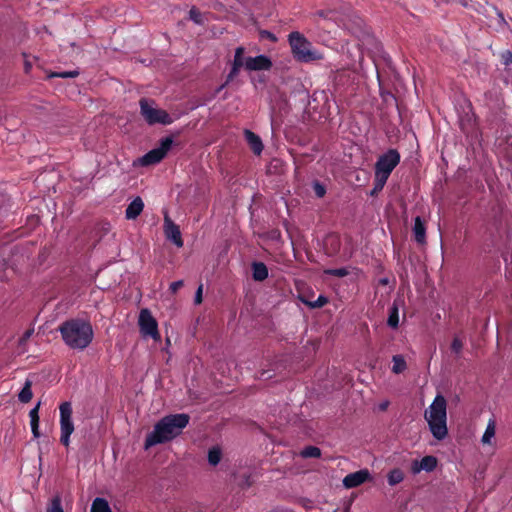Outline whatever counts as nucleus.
<instances>
[{
  "instance_id": "obj_31",
  "label": "nucleus",
  "mask_w": 512,
  "mask_h": 512,
  "mask_svg": "<svg viewBox=\"0 0 512 512\" xmlns=\"http://www.w3.org/2000/svg\"><path fill=\"white\" fill-rule=\"evenodd\" d=\"M189 18L196 24H203L202 13L195 7L190 9Z\"/></svg>"
},
{
  "instance_id": "obj_16",
  "label": "nucleus",
  "mask_w": 512,
  "mask_h": 512,
  "mask_svg": "<svg viewBox=\"0 0 512 512\" xmlns=\"http://www.w3.org/2000/svg\"><path fill=\"white\" fill-rule=\"evenodd\" d=\"M414 239L418 244L426 242V227L420 216L415 217L413 226Z\"/></svg>"
},
{
  "instance_id": "obj_32",
  "label": "nucleus",
  "mask_w": 512,
  "mask_h": 512,
  "mask_svg": "<svg viewBox=\"0 0 512 512\" xmlns=\"http://www.w3.org/2000/svg\"><path fill=\"white\" fill-rule=\"evenodd\" d=\"M79 75L77 70L73 71H64V72H55L50 75V77H60V78H75Z\"/></svg>"
},
{
  "instance_id": "obj_2",
  "label": "nucleus",
  "mask_w": 512,
  "mask_h": 512,
  "mask_svg": "<svg viewBox=\"0 0 512 512\" xmlns=\"http://www.w3.org/2000/svg\"><path fill=\"white\" fill-rule=\"evenodd\" d=\"M63 342L71 349L84 350L94 338V331L88 320L72 318L58 327Z\"/></svg>"
},
{
  "instance_id": "obj_12",
  "label": "nucleus",
  "mask_w": 512,
  "mask_h": 512,
  "mask_svg": "<svg viewBox=\"0 0 512 512\" xmlns=\"http://www.w3.org/2000/svg\"><path fill=\"white\" fill-rule=\"evenodd\" d=\"M369 477V471L366 469H362L346 475L345 478L343 479V484L346 488H354L363 484L365 481L369 479Z\"/></svg>"
},
{
  "instance_id": "obj_26",
  "label": "nucleus",
  "mask_w": 512,
  "mask_h": 512,
  "mask_svg": "<svg viewBox=\"0 0 512 512\" xmlns=\"http://www.w3.org/2000/svg\"><path fill=\"white\" fill-rule=\"evenodd\" d=\"M301 456L304 458H319L321 450L316 446H307L301 451Z\"/></svg>"
},
{
  "instance_id": "obj_42",
  "label": "nucleus",
  "mask_w": 512,
  "mask_h": 512,
  "mask_svg": "<svg viewBox=\"0 0 512 512\" xmlns=\"http://www.w3.org/2000/svg\"><path fill=\"white\" fill-rule=\"evenodd\" d=\"M227 85H228V84H226V81H225L222 85H220V86L216 89V91H215V95H216V94H218L221 90H223Z\"/></svg>"
},
{
  "instance_id": "obj_8",
  "label": "nucleus",
  "mask_w": 512,
  "mask_h": 512,
  "mask_svg": "<svg viewBox=\"0 0 512 512\" xmlns=\"http://www.w3.org/2000/svg\"><path fill=\"white\" fill-rule=\"evenodd\" d=\"M173 145L172 137L168 136L160 140V145L147 152L140 160L143 166L154 165L161 162Z\"/></svg>"
},
{
  "instance_id": "obj_35",
  "label": "nucleus",
  "mask_w": 512,
  "mask_h": 512,
  "mask_svg": "<svg viewBox=\"0 0 512 512\" xmlns=\"http://www.w3.org/2000/svg\"><path fill=\"white\" fill-rule=\"evenodd\" d=\"M39 407L40 403H38L33 409L29 412L30 423L39 422Z\"/></svg>"
},
{
  "instance_id": "obj_36",
  "label": "nucleus",
  "mask_w": 512,
  "mask_h": 512,
  "mask_svg": "<svg viewBox=\"0 0 512 512\" xmlns=\"http://www.w3.org/2000/svg\"><path fill=\"white\" fill-rule=\"evenodd\" d=\"M313 189H314L316 196L319 198H322L326 193L325 187L317 181L314 182Z\"/></svg>"
},
{
  "instance_id": "obj_13",
  "label": "nucleus",
  "mask_w": 512,
  "mask_h": 512,
  "mask_svg": "<svg viewBox=\"0 0 512 512\" xmlns=\"http://www.w3.org/2000/svg\"><path fill=\"white\" fill-rule=\"evenodd\" d=\"M437 466V459L434 456L427 455L424 456L420 462L414 461L412 465V471L413 473H418L421 470L431 472L433 471Z\"/></svg>"
},
{
  "instance_id": "obj_25",
  "label": "nucleus",
  "mask_w": 512,
  "mask_h": 512,
  "mask_svg": "<svg viewBox=\"0 0 512 512\" xmlns=\"http://www.w3.org/2000/svg\"><path fill=\"white\" fill-rule=\"evenodd\" d=\"M46 512H64L62 499L59 495L54 496L46 507Z\"/></svg>"
},
{
  "instance_id": "obj_14",
  "label": "nucleus",
  "mask_w": 512,
  "mask_h": 512,
  "mask_svg": "<svg viewBox=\"0 0 512 512\" xmlns=\"http://www.w3.org/2000/svg\"><path fill=\"white\" fill-rule=\"evenodd\" d=\"M244 136L253 153L260 155L264 148L261 138L249 129L244 130Z\"/></svg>"
},
{
  "instance_id": "obj_17",
  "label": "nucleus",
  "mask_w": 512,
  "mask_h": 512,
  "mask_svg": "<svg viewBox=\"0 0 512 512\" xmlns=\"http://www.w3.org/2000/svg\"><path fill=\"white\" fill-rule=\"evenodd\" d=\"M252 276L255 281H264L268 277V268L263 262L252 264Z\"/></svg>"
},
{
  "instance_id": "obj_1",
  "label": "nucleus",
  "mask_w": 512,
  "mask_h": 512,
  "mask_svg": "<svg viewBox=\"0 0 512 512\" xmlns=\"http://www.w3.org/2000/svg\"><path fill=\"white\" fill-rule=\"evenodd\" d=\"M190 416L186 413L169 414L162 417L147 434L144 447L149 449L158 444H164L178 437L187 427Z\"/></svg>"
},
{
  "instance_id": "obj_34",
  "label": "nucleus",
  "mask_w": 512,
  "mask_h": 512,
  "mask_svg": "<svg viewBox=\"0 0 512 512\" xmlns=\"http://www.w3.org/2000/svg\"><path fill=\"white\" fill-rule=\"evenodd\" d=\"M463 349V342L460 338L454 337L452 343H451V350L455 354H460Z\"/></svg>"
},
{
  "instance_id": "obj_24",
  "label": "nucleus",
  "mask_w": 512,
  "mask_h": 512,
  "mask_svg": "<svg viewBox=\"0 0 512 512\" xmlns=\"http://www.w3.org/2000/svg\"><path fill=\"white\" fill-rule=\"evenodd\" d=\"M404 479V473L402 470L395 468L391 470L387 476L388 484L390 486H394L396 484H399Z\"/></svg>"
},
{
  "instance_id": "obj_7",
  "label": "nucleus",
  "mask_w": 512,
  "mask_h": 512,
  "mask_svg": "<svg viewBox=\"0 0 512 512\" xmlns=\"http://www.w3.org/2000/svg\"><path fill=\"white\" fill-rule=\"evenodd\" d=\"M400 158L396 149H389L386 153L380 155L375 163V176L388 180L392 171L400 163Z\"/></svg>"
},
{
  "instance_id": "obj_40",
  "label": "nucleus",
  "mask_w": 512,
  "mask_h": 512,
  "mask_svg": "<svg viewBox=\"0 0 512 512\" xmlns=\"http://www.w3.org/2000/svg\"><path fill=\"white\" fill-rule=\"evenodd\" d=\"M30 426H31V431H32L34 438H39L40 437L39 422L30 423Z\"/></svg>"
},
{
  "instance_id": "obj_38",
  "label": "nucleus",
  "mask_w": 512,
  "mask_h": 512,
  "mask_svg": "<svg viewBox=\"0 0 512 512\" xmlns=\"http://www.w3.org/2000/svg\"><path fill=\"white\" fill-rule=\"evenodd\" d=\"M183 284L184 283L182 280L174 281L170 284L169 290L172 293H176L183 286Z\"/></svg>"
},
{
  "instance_id": "obj_3",
  "label": "nucleus",
  "mask_w": 512,
  "mask_h": 512,
  "mask_svg": "<svg viewBox=\"0 0 512 512\" xmlns=\"http://www.w3.org/2000/svg\"><path fill=\"white\" fill-rule=\"evenodd\" d=\"M447 402L444 396L437 395L428 410L425 411V419L434 438L443 440L447 434Z\"/></svg>"
},
{
  "instance_id": "obj_41",
  "label": "nucleus",
  "mask_w": 512,
  "mask_h": 512,
  "mask_svg": "<svg viewBox=\"0 0 512 512\" xmlns=\"http://www.w3.org/2000/svg\"><path fill=\"white\" fill-rule=\"evenodd\" d=\"M265 33H266L267 37H268L270 40H272V41H276V40H277L276 36H275L273 33H271V32H267V31H266Z\"/></svg>"
},
{
  "instance_id": "obj_6",
  "label": "nucleus",
  "mask_w": 512,
  "mask_h": 512,
  "mask_svg": "<svg viewBox=\"0 0 512 512\" xmlns=\"http://www.w3.org/2000/svg\"><path fill=\"white\" fill-rule=\"evenodd\" d=\"M60 410V443L69 447L70 445V436L74 432V423L72 421L73 409L70 402H63L59 406Z\"/></svg>"
},
{
  "instance_id": "obj_18",
  "label": "nucleus",
  "mask_w": 512,
  "mask_h": 512,
  "mask_svg": "<svg viewBox=\"0 0 512 512\" xmlns=\"http://www.w3.org/2000/svg\"><path fill=\"white\" fill-rule=\"evenodd\" d=\"M387 325L393 329H397L399 326V307L396 301L393 302L389 309Z\"/></svg>"
},
{
  "instance_id": "obj_11",
  "label": "nucleus",
  "mask_w": 512,
  "mask_h": 512,
  "mask_svg": "<svg viewBox=\"0 0 512 512\" xmlns=\"http://www.w3.org/2000/svg\"><path fill=\"white\" fill-rule=\"evenodd\" d=\"M272 67L271 59L266 55L256 57H247L245 59V69L249 71L269 70Z\"/></svg>"
},
{
  "instance_id": "obj_21",
  "label": "nucleus",
  "mask_w": 512,
  "mask_h": 512,
  "mask_svg": "<svg viewBox=\"0 0 512 512\" xmlns=\"http://www.w3.org/2000/svg\"><path fill=\"white\" fill-rule=\"evenodd\" d=\"M91 512H112V510L107 500L97 497L92 503Z\"/></svg>"
},
{
  "instance_id": "obj_15",
  "label": "nucleus",
  "mask_w": 512,
  "mask_h": 512,
  "mask_svg": "<svg viewBox=\"0 0 512 512\" xmlns=\"http://www.w3.org/2000/svg\"><path fill=\"white\" fill-rule=\"evenodd\" d=\"M144 202L141 197L134 198L125 211V216L129 220L136 219L143 211Z\"/></svg>"
},
{
  "instance_id": "obj_27",
  "label": "nucleus",
  "mask_w": 512,
  "mask_h": 512,
  "mask_svg": "<svg viewBox=\"0 0 512 512\" xmlns=\"http://www.w3.org/2000/svg\"><path fill=\"white\" fill-rule=\"evenodd\" d=\"M244 52L245 50L243 47L236 48L232 66H235L240 69L243 66L245 67V60L243 59Z\"/></svg>"
},
{
  "instance_id": "obj_33",
  "label": "nucleus",
  "mask_w": 512,
  "mask_h": 512,
  "mask_svg": "<svg viewBox=\"0 0 512 512\" xmlns=\"http://www.w3.org/2000/svg\"><path fill=\"white\" fill-rule=\"evenodd\" d=\"M500 61L503 65L509 66L512 64V52L510 50H504L500 53Z\"/></svg>"
},
{
  "instance_id": "obj_23",
  "label": "nucleus",
  "mask_w": 512,
  "mask_h": 512,
  "mask_svg": "<svg viewBox=\"0 0 512 512\" xmlns=\"http://www.w3.org/2000/svg\"><path fill=\"white\" fill-rule=\"evenodd\" d=\"M222 458V451L218 446H214L208 450V462L212 466L220 463Z\"/></svg>"
},
{
  "instance_id": "obj_43",
  "label": "nucleus",
  "mask_w": 512,
  "mask_h": 512,
  "mask_svg": "<svg viewBox=\"0 0 512 512\" xmlns=\"http://www.w3.org/2000/svg\"><path fill=\"white\" fill-rule=\"evenodd\" d=\"M379 283L381 285H387L388 284V279L387 278H382V279L379 280Z\"/></svg>"
},
{
  "instance_id": "obj_44",
  "label": "nucleus",
  "mask_w": 512,
  "mask_h": 512,
  "mask_svg": "<svg viewBox=\"0 0 512 512\" xmlns=\"http://www.w3.org/2000/svg\"><path fill=\"white\" fill-rule=\"evenodd\" d=\"M387 407H388V402L382 403V404L380 405V409H381V410H386V409H387Z\"/></svg>"
},
{
  "instance_id": "obj_9",
  "label": "nucleus",
  "mask_w": 512,
  "mask_h": 512,
  "mask_svg": "<svg viewBox=\"0 0 512 512\" xmlns=\"http://www.w3.org/2000/svg\"><path fill=\"white\" fill-rule=\"evenodd\" d=\"M139 328L144 336H150L154 340L160 339L158 323L148 309H142L139 314Z\"/></svg>"
},
{
  "instance_id": "obj_28",
  "label": "nucleus",
  "mask_w": 512,
  "mask_h": 512,
  "mask_svg": "<svg viewBox=\"0 0 512 512\" xmlns=\"http://www.w3.org/2000/svg\"><path fill=\"white\" fill-rule=\"evenodd\" d=\"M302 301L310 308H321L328 303V298L324 295H319L315 301H307L302 299Z\"/></svg>"
},
{
  "instance_id": "obj_39",
  "label": "nucleus",
  "mask_w": 512,
  "mask_h": 512,
  "mask_svg": "<svg viewBox=\"0 0 512 512\" xmlns=\"http://www.w3.org/2000/svg\"><path fill=\"white\" fill-rule=\"evenodd\" d=\"M202 293H203V286L200 285L195 293V298H194V302L195 304H201L202 303Z\"/></svg>"
},
{
  "instance_id": "obj_37",
  "label": "nucleus",
  "mask_w": 512,
  "mask_h": 512,
  "mask_svg": "<svg viewBox=\"0 0 512 512\" xmlns=\"http://www.w3.org/2000/svg\"><path fill=\"white\" fill-rule=\"evenodd\" d=\"M240 68L232 66L229 74L226 77V84H229L234 80V78L239 74Z\"/></svg>"
},
{
  "instance_id": "obj_5",
  "label": "nucleus",
  "mask_w": 512,
  "mask_h": 512,
  "mask_svg": "<svg viewBox=\"0 0 512 512\" xmlns=\"http://www.w3.org/2000/svg\"><path fill=\"white\" fill-rule=\"evenodd\" d=\"M154 101L141 98L139 101L140 113L149 125H169L173 122L171 116L163 109L153 107Z\"/></svg>"
},
{
  "instance_id": "obj_30",
  "label": "nucleus",
  "mask_w": 512,
  "mask_h": 512,
  "mask_svg": "<svg viewBox=\"0 0 512 512\" xmlns=\"http://www.w3.org/2000/svg\"><path fill=\"white\" fill-rule=\"evenodd\" d=\"M386 182H387V179L382 178L380 176H374V187L371 191V195L378 194L383 189Z\"/></svg>"
},
{
  "instance_id": "obj_22",
  "label": "nucleus",
  "mask_w": 512,
  "mask_h": 512,
  "mask_svg": "<svg viewBox=\"0 0 512 512\" xmlns=\"http://www.w3.org/2000/svg\"><path fill=\"white\" fill-rule=\"evenodd\" d=\"M392 372L395 374H400L404 372L407 368L406 361L402 355H394L392 357Z\"/></svg>"
},
{
  "instance_id": "obj_4",
  "label": "nucleus",
  "mask_w": 512,
  "mask_h": 512,
  "mask_svg": "<svg viewBox=\"0 0 512 512\" xmlns=\"http://www.w3.org/2000/svg\"><path fill=\"white\" fill-rule=\"evenodd\" d=\"M289 45L293 57L299 62H311L320 59L318 53L312 50V44L307 38L298 31H293L288 35Z\"/></svg>"
},
{
  "instance_id": "obj_46",
  "label": "nucleus",
  "mask_w": 512,
  "mask_h": 512,
  "mask_svg": "<svg viewBox=\"0 0 512 512\" xmlns=\"http://www.w3.org/2000/svg\"><path fill=\"white\" fill-rule=\"evenodd\" d=\"M30 334H31V332H29V331H28V332H26V333H25V338L29 337V336H30Z\"/></svg>"
},
{
  "instance_id": "obj_10",
  "label": "nucleus",
  "mask_w": 512,
  "mask_h": 512,
  "mask_svg": "<svg viewBox=\"0 0 512 512\" xmlns=\"http://www.w3.org/2000/svg\"><path fill=\"white\" fill-rule=\"evenodd\" d=\"M164 233L166 238L172 241L178 248L183 247L184 242L179 226L176 225L167 214L164 217Z\"/></svg>"
},
{
  "instance_id": "obj_19",
  "label": "nucleus",
  "mask_w": 512,
  "mask_h": 512,
  "mask_svg": "<svg viewBox=\"0 0 512 512\" xmlns=\"http://www.w3.org/2000/svg\"><path fill=\"white\" fill-rule=\"evenodd\" d=\"M496 433V422L494 419H490L488 421L487 427L485 429V432L482 436L481 442L485 444H491L492 438H494Z\"/></svg>"
},
{
  "instance_id": "obj_20",
  "label": "nucleus",
  "mask_w": 512,
  "mask_h": 512,
  "mask_svg": "<svg viewBox=\"0 0 512 512\" xmlns=\"http://www.w3.org/2000/svg\"><path fill=\"white\" fill-rule=\"evenodd\" d=\"M31 387H32V382L30 380H26L23 388L21 389V391L18 394V399L20 402L28 403L32 399L33 393H32Z\"/></svg>"
},
{
  "instance_id": "obj_29",
  "label": "nucleus",
  "mask_w": 512,
  "mask_h": 512,
  "mask_svg": "<svg viewBox=\"0 0 512 512\" xmlns=\"http://www.w3.org/2000/svg\"><path fill=\"white\" fill-rule=\"evenodd\" d=\"M324 273L326 275H329V276H334V277L342 278V277H345V276L349 275V270L346 267H342V268H329V269H325Z\"/></svg>"
},
{
  "instance_id": "obj_45",
  "label": "nucleus",
  "mask_w": 512,
  "mask_h": 512,
  "mask_svg": "<svg viewBox=\"0 0 512 512\" xmlns=\"http://www.w3.org/2000/svg\"><path fill=\"white\" fill-rule=\"evenodd\" d=\"M267 373H268V371L263 370V371L261 372V377H264Z\"/></svg>"
}]
</instances>
